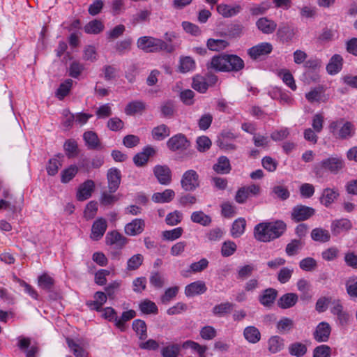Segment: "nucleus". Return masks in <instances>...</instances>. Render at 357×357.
I'll list each match as a JSON object with an SVG mask.
<instances>
[{
    "instance_id": "nucleus-58",
    "label": "nucleus",
    "mask_w": 357,
    "mask_h": 357,
    "mask_svg": "<svg viewBox=\"0 0 357 357\" xmlns=\"http://www.w3.org/2000/svg\"><path fill=\"white\" fill-rule=\"evenodd\" d=\"M183 219V214L178 211H174L168 213L165 218V222L170 226L179 224Z\"/></svg>"
},
{
    "instance_id": "nucleus-16",
    "label": "nucleus",
    "mask_w": 357,
    "mask_h": 357,
    "mask_svg": "<svg viewBox=\"0 0 357 357\" xmlns=\"http://www.w3.org/2000/svg\"><path fill=\"white\" fill-rule=\"evenodd\" d=\"M207 290L204 281L197 280L188 284L185 288V294L187 297H192L196 295L202 294Z\"/></svg>"
},
{
    "instance_id": "nucleus-13",
    "label": "nucleus",
    "mask_w": 357,
    "mask_h": 357,
    "mask_svg": "<svg viewBox=\"0 0 357 357\" xmlns=\"http://www.w3.org/2000/svg\"><path fill=\"white\" fill-rule=\"evenodd\" d=\"M107 245L114 246L117 249H121L127 243V238L116 231L107 233L106 238Z\"/></svg>"
},
{
    "instance_id": "nucleus-26",
    "label": "nucleus",
    "mask_w": 357,
    "mask_h": 357,
    "mask_svg": "<svg viewBox=\"0 0 357 357\" xmlns=\"http://www.w3.org/2000/svg\"><path fill=\"white\" fill-rule=\"evenodd\" d=\"M298 296L294 293H287L278 301V305L282 309L293 307L298 301Z\"/></svg>"
},
{
    "instance_id": "nucleus-57",
    "label": "nucleus",
    "mask_w": 357,
    "mask_h": 357,
    "mask_svg": "<svg viewBox=\"0 0 357 357\" xmlns=\"http://www.w3.org/2000/svg\"><path fill=\"white\" fill-rule=\"evenodd\" d=\"M192 88L200 93H205L208 88V84L203 77L196 76L193 78Z\"/></svg>"
},
{
    "instance_id": "nucleus-23",
    "label": "nucleus",
    "mask_w": 357,
    "mask_h": 357,
    "mask_svg": "<svg viewBox=\"0 0 357 357\" xmlns=\"http://www.w3.org/2000/svg\"><path fill=\"white\" fill-rule=\"evenodd\" d=\"M107 180L109 192H116L121 182L120 172L117 169H110L107 172Z\"/></svg>"
},
{
    "instance_id": "nucleus-25",
    "label": "nucleus",
    "mask_w": 357,
    "mask_h": 357,
    "mask_svg": "<svg viewBox=\"0 0 357 357\" xmlns=\"http://www.w3.org/2000/svg\"><path fill=\"white\" fill-rule=\"evenodd\" d=\"M154 153L155 149L153 147L146 146L144 149L143 151L138 153L134 156L133 162L138 167L144 166L149 160V157Z\"/></svg>"
},
{
    "instance_id": "nucleus-34",
    "label": "nucleus",
    "mask_w": 357,
    "mask_h": 357,
    "mask_svg": "<svg viewBox=\"0 0 357 357\" xmlns=\"http://www.w3.org/2000/svg\"><path fill=\"white\" fill-rule=\"evenodd\" d=\"M307 350V346L300 342H293L288 347L289 354L296 357L303 356L306 354Z\"/></svg>"
},
{
    "instance_id": "nucleus-28",
    "label": "nucleus",
    "mask_w": 357,
    "mask_h": 357,
    "mask_svg": "<svg viewBox=\"0 0 357 357\" xmlns=\"http://www.w3.org/2000/svg\"><path fill=\"white\" fill-rule=\"evenodd\" d=\"M295 28L287 24L280 26L278 30V36L284 41H291L296 33Z\"/></svg>"
},
{
    "instance_id": "nucleus-15",
    "label": "nucleus",
    "mask_w": 357,
    "mask_h": 357,
    "mask_svg": "<svg viewBox=\"0 0 357 357\" xmlns=\"http://www.w3.org/2000/svg\"><path fill=\"white\" fill-rule=\"evenodd\" d=\"M145 227L144 220L136 218L126 225L124 231L127 235L137 236L143 232Z\"/></svg>"
},
{
    "instance_id": "nucleus-46",
    "label": "nucleus",
    "mask_w": 357,
    "mask_h": 357,
    "mask_svg": "<svg viewBox=\"0 0 357 357\" xmlns=\"http://www.w3.org/2000/svg\"><path fill=\"white\" fill-rule=\"evenodd\" d=\"M54 284V280L47 273H43L38 278V285L47 291H52Z\"/></svg>"
},
{
    "instance_id": "nucleus-59",
    "label": "nucleus",
    "mask_w": 357,
    "mask_h": 357,
    "mask_svg": "<svg viewBox=\"0 0 357 357\" xmlns=\"http://www.w3.org/2000/svg\"><path fill=\"white\" fill-rule=\"evenodd\" d=\"M199 335L203 340H211L216 337L217 331L211 326H205L200 329Z\"/></svg>"
},
{
    "instance_id": "nucleus-21",
    "label": "nucleus",
    "mask_w": 357,
    "mask_h": 357,
    "mask_svg": "<svg viewBox=\"0 0 357 357\" xmlns=\"http://www.w3.org/2000/svg\"><path fill=\"white\" fill-rule=\"evenodd\" d=\"M256 26L264 34L273 33L277 28V24L267 17L259 18L256 22Z\"/></svg>"
},
{
    "instance_id": "nucleus-7",
    "label": "nucleus",
    "mask_w": 357,
    "mask_h": 357,
    "mask_svg": "<svg viewBox=\"0 0 357 357\" xmlns=\"http://www.w3.org/2000/svg\"><path fill=\"white\" fill-rule=\"evenodd\" d=\"M315 210L310 206L296 205L291 211V218L295 222L304 221L314 215Z\"/></svg>"
},
{
    "instance_id": "nucleus-2",
    "label": "nucleus",
    "mask_w": 357,
    "mask_h": 357,
    "mask_svg": "<svg viewBox=\"0 0 357 357\" xmlns=\"http://www.w3.org/2000/svg\"><path fill=\"white\" fill-rule=\"evenodd\" d=\"M207 68L217 71L238 72L244 68V61L236 54H223L213 56Z\"/></svg>"
},
{
    "instance_id": "nucleus-24",
    "label": "nucleus",
    "mask_w": 357,
    "mask_h": 357,
    "mask_svg": "<svg viewBox=\"0 0 357 357\" xmlns=\"http://www.w3.org/2000/svg\"><path fill=\"white\" fill-rule=\"evenodd\" d=\"M339 195L337 190L330 188H325L320 197L321 203L326 207H328L338 198Z\"/></svg>"
},
{
    "instance_id": "nucleus-14",
    "label": "nucleus",
    "mask_w": 357,
    "mask_h": 357,
    "mask_svg": "<svg viewBox=\"0 0 357 357\" xmlns=\"http://www.w3.org/2000/svg\"><path fill=\"white\" fill-rule=\"evenodd\" d=\"M107 227V221L104 218L97 219L92 225L91 238L94 241L99 240L103 236Z\"/></svg>"
},
{
    "instance_id": "nucleus-33",
    "label": "nucleus",
    "mask_w": 357,
    "mask_h": 357,
    "mask_svg": "<svg viewBox=\"0 0 357 357\" xmlns=\"http://www.w3.org/2000/svg\"><path fill=\"white\" fill-rule=\"evenodd\" d=\"M146 109V104L140 100H135L129 102L126 108L125 113L127 115H135L143 112Z\"/></svg>"
},
{
    "instance_id": "nucleus-36",
    "label": "nucleus",
    "mask_w": 357,
    "mask_h": 357,
    "mask_svg": "<svg viewBox=\"0 0 357 357\" xmlns=\"http://www.w3.org/2000/svg\"><path fill=\"white\" fill-rule=\"evenodd\" d=\"M66 343L75 357H86V351L80 346L77 341L66 337Z\"/></svg>"
},
{
    "instance_id": "nucleus-47",
    "label": "nucleus",
    "mask_w": 357,
    "mask_h": 357,
    "mask_svg": "<svg viewBox=\"0 0 357 357\" xmlns=\"http://www.w3.org/2000/svg\"><path fill=\"white\" fill-rule=\"evenodd\" d=\"M136 316V312L133 310H130L122 313L120 318H116V326L121 331L125 329V323Z\"/></svg>"
},
{
    "instance_id": "nucleus-63",
    "label": "nucleus",
    "mask_w": 357,
    "mask_h": 357,
    "mask_svg": "<svg viewBox=\"0 0 357 357\" xmlns=\"http://www.w3.org/2000/svg\"><path fill=\"white\" fill-rule=\"evenodd\" d=\"M64 150L68 158H72L77 154V144L74 139L67 140L63 145Z\"/></svg>"
},
{
    "instance_id": "nucleus-40",
    "label": "nucleus",
    "mask_w": 357,
    "mask_h": 357,
    "mask_svg": "<svg viewBox=\"0 0 357 357\" xmlns=\"http://www.w3.org/2000/svg\"><path fill=\"white\" fill-rule=\"evenodd\" d=\"M151 134L154 139L160 141L163 140L170 135V130L166 125L161 124L155 127L152 130Z\"/></svg>"
},
{
    "instance_id": "nucleus-64",
    "label": "nucleus",
    "mask_w": 357,
    "mask_h": 357,
    "mask_svg": "<svg viewBox=\"0 0 357 357\" xmlns=\"http://www.w3.org/2000/svg\"><path fill=\"white\" fill-rule=\"evenodd\" d=\"M61 165L62 164L59 159L56 158L50 159L46 167L48 175H56Z\"/></svg>"
},
{
    "instance_id": "nucleus-42",
    "label": "nucleus",
    "mask_w": 357,
    "mask_h": 357,
    "mask_svg": "<svg viewBox=\"0 0 357 357\" xmlns=\"http://www.w3.org/2000/svg\"><path fill=\"white\" fill-rule=\"evenodd\" d=\"M234 307V304L229 302H225L216 305L213 307L212 312L214 315L218 317L224 316L229 313Z\"/></svg>"
},
{
    "instance_id": "nucleus-52",
    "label": "nucleus",
    "mask_w": 357,
    "mask_h": 357,
    "mask_svg": "<svg viewBox=\"0 0 357 357\" xmlns=\"http://www.w3.org/2000/svg\"><path fill=\"white\" fill-rule=\"evenodd\" d=\"M181 351V347L178 344H172L165 347L161 351L163 357H178Z\"/></svg>"
},
{
    "instance_id": "nucleus-29",
    "label": "nucleus",
    "mask_w": 357,
    "mask_h": 357,
    "mask_svg": "<svg viewBox=\"0 0 357 357\" xmlns=\"http://www.w3.org/2000/svg\"><path fill=\"white\" fill-rule=\"evenodd\" d=\"M268 350L273 354L280 352L284 347V340L278 335H274L269 338L268 341Z\"/></svg>"
},
{
    "instance_id": "nucleus-41",
    "label": "nucleus",
    "mask_w": 357,
    "mask_h": 357,
    "mask_svg": "<svg viewBox=\"0 0 357 357\" xmlns=\"http://www.w3.org/2000/svg\"><path fill=\"white\" fill-rule=\"evenodd\" d=\"M84 31L89 34H98L103 31L104 24L98 20H93L86 24L84 28Z\"/></svg>"
},
{
    "instance_id": "nucleus-18",
    "label": "nucleus",
    "mask_w": 357,
    "mask_h": 357,
    "mask_svg": "<svg viewBox=\"0 0 357 357\" xmlns=\"http://www.w3.org/2000/svg\"><path fill=\"white\" fill-rule=\"evenodd\" d=\"M95 188V183L92 180H87L82 183L77 192V199L79 201H84L91 196Z\"/></svg>"
},
{
    "instance_id": "nucleus-8",
    "label": "nucleus",
    "mask_w": 357,
    "mask_h": 357,
    "mask_svg": "<svg viewBox=\"0 0 357 357\" xmlns=\"http://www.w3.org/2000/svg\"><path fill=\"white\" fill-rule=\"evenodd\" d=\"M333 305L331 312L336 316L338 324L342 326H347L351 319L349 312L344 310V307L339 300L335 301Z\"/></svg>"
},
{
    "instance_id": "nucleus-62",
    "label": "nucleus",
    "mask_w": 357,
    "mask_h": 357,
    "mask_svg": "<svg viewBox=\"0 0 357 357\" xmlns=\"http://www.w3.org/2000/svg\"><path fill=\"white\" fill-rule=\"evenodd\" d=\"M183 232L182 227H176L172 230H166L162 232V237L167 241H174L180 238Z\"/></svg>"
},
{
    "instance_id": "nucleus-38",
    "label": "nucleus",
    "mask_w": 357,
    "mask_h": 357,
    "mask_svg": "<svg viewBox=\"0 0 357 357\" xmlns=\"http://www.w3.org/2000/svg\"><path fill=\"white\" fill-rule=\"evenodd\" d=\"M303 246V243L301 239H293L287 245L285 252L289 257L296 255Z\"/></svg>"
},
{
    "instance_id": "nucleus-4",
    "label": "nucleus",
    "mask_w": 357,
    "mask_h": 357,
    "mask_svg": "<svg viewBox=\"0 0 357 357\" xmlns=\"http://www.w3.org/2000/svg\"><path fill=\"white\" fill-rule=\"evenodd\" d=\"M344 167L345 162L342 156L332 155L315 165L313 171L317 177L321 178L324 176V172L337 174Z\"/></svg>"
},
{
    "instance_id": "nucleus-1",
    "label": "nucleus",
    "mask_w": 357,
    "mask_h": 357,
    "mask_svg": "<svg viewBox=\"0 0 357 357\" xmlns=\"http://www.w3.org/2000/svg\"><path fill=\"white\" fill-rule=\"evenodd\" d=\"M287 225L282 220L261 222L254 229L255 238L261 242H269L281 236L286 231Z\"/></svg>"
},
{
    "instance_id": "nucleus-50",
    "label": "nucleus",
    "mask_w": 357,
    "mask_h": 357,
    "mask_svg": "<svg viewBox=\"0 0 357 357\" xmlns=\"http://www.w3.org/2000/svg\"><path fill=\"white\" fill-rule=\"evenodd\" d=\"M340 255V250L335 246H331L321 252V257L324 261H331L337 259Z\"/></svg>"
},
{
    "instance_id": "nucleus-44",
    "label": "nucleus",
    "mask_w": 357,
    "mask_h": 357,
    "mask_svg": "<svg viewBox=\"0 0 357 357\" xmlns=\"http://www.w3.org/2000/svg\"><path fill=\"white\" fill-rule=\"evenodd\" d=\"M83 137L89 149H96L100 146L99 139L96 132L93 131L85 132Z\"/></svg>"
},
{
    "instance_id": "nucleus-30",
    "label": "nucleus",
    "mask_w": 357,
    "mask_h": 357,
    "mask_svg": "<svg viewBox=\"0 0 357 357\" xmlns=\"http://www.w3.org/2000/svg\"><path fill=\"white\" fill-rule=\"evenodd\" d=\"M213 170L218 174H228L231 170L229 160L226 156H220L213 165Z\"/></svg>"
},
{
    "instance_id": "nucleus-35",
    "label": "nucleus",
    "mask_w": 357,
    "mask_h": 357,
    "mask_svg": "<svg viewBox=\"0 0 357 357\" xmlns=\"http://www.w3.org/2000/svg\"><path fill=\"white\" fill-rule=\"evenodd\" d=\"M246 221L244 218H238L232 224L231 235L234 238L240 237L245 231Z\"/></svg>"
},
{
    "instance_id": "nucleus-60",
    "label": "nucleus",
    "mask_w": 357,
    "mask_h": 357,
    "mask_svg": "<svg viewBox=\"0 0 357 357\" xmlns=\"http://www.w3.org/2000/svg\"><path fill=\"white\" fill-rule=\"evenodd\" d=\"M144 257L141 254L132 256L127 261V269L132 271L137 269L142 264Z\"/></svg>"
},
{
    "instance_id": "nucleus-20",
    "label": "nucleus",
    "mask_w": 357,
    "mask_h": 357,
    "mask_svg": "<svg viewBox=\"0 0 357 357\" xmlns=\"http://www.w3.org/2000/svg\"><path fill=\"white\" fill-rule=\"evenodd\" d=\"M278 291L273 288H268L264 290L259 297V303L265 307H271L274 303Z\"/></svg>"
},
{
    "instance_id": "nucleus-51",
    "label": "nucleus",
    "mask_w": 357,
    "mask_h": 357,
    "mask_svg": "<svg viewBox=\"0 0 357 357\" xmlns=\"http://www.w3.org/2000/svg\"><path fill=\"white\" fill-rule=\"evenodd\" d=\"M345 286L348 295L351 298H357V276L349 277Z\"/></svg>"
},
{
    "instance_id": "nucleus-17",
    "label": "nucleus",
    "mask_w": 357,
    "mask_h": 357,
    "mask_svg": "<svg viewBox=\"0 0 357 357\" xmlns=\"http://www.w3.org/2000/svg\"><path fill=\"white\" fill-rule=\"evenodd\" d=\"M352 227L351 222L347 218H342L335 220L331 223V231L334 236H337L340 234L348 231Z\"/></svg>"
},
{
    "instance_id": "nucleus-22",
    "label": "nucleus",
    "mask_w": 357,
    "mask_h": 357,
    "mask_svg": "<svg viewBox=\"0 0 357 357\" xmlns=\"http://www.w3.org/2000/svg\"><path fill=\"white\" fill-rule=\"evenodd\" d=\"M343 59L340 54H334L326 66V70L329 75L337 74L342 68Z\"/></svg>"
},
{
    "instance_id": "nucleus-6",
    "label": "nucleus",
    "mask_w": 357,
    "mask_h": 357,
    "mask_svg": "<svg viewBox=\"0 0 357 357\" xmlns=\"http://www.w3.org/2000/svg\"><path fill=\"white\" fill-rule=\"evenodd\" d=\"M181 184L185 191H194L199 186L198 174L193 169L185 172L181 180Z\"/></svg>"
},
{
    "instance_id": "nucleus-19",
    "label": "nucleus",
    "mask_w": 357,
    "mask_h": 357,
    "mask_svg": "<svg viewBox=\"0 0 357 357\" xmlns=\"http://www.w3.org/2000/svg\"><path fill=\"white\" fill-rule=\"evenodd\" d=\"M242 10V7L238 4L228 5L221 3L217 6V11L222 17L229 18L238 15Z\"/></svg>"
},
{
    "instance_id": "nucleus-9",
    "label": "nucleus",
    "mask_w": 357,
    "mask_h": 357,
    "mask_svg": "<svg viewBox=\"0 0 357 357\" xmlns=\"http://www.w3.org/2000/svg\"><path fill=\"white\" fill-rule=\"evenodd\" d=\"M167 145L173 151H184L190 146V142L184 135L178 134L169 138Z\"/></svg>"
},
{
    "instance_id": "nucleus-32",
    "label": "nucleus",
    "mask_w": 357,
    "mask_h": 357,
    "mask_svg": "<svg viewBox=\"0 0 357 357\" xmlns=\"http://www.w3.org/2000/svg\"><path fill=\"white\" fill-rule=\"evenodd\" d=\"M243 335L250 343L255 344L260 340L261 333L255 326H248L244 329Z\"/></svg>"
},
{
    "instance_id": "nucleus-55",
    "label": "nucleus",
    "mask_w": 357,
    "mask_h": 357,
    "mask_svg": "<svg viewBox=\"0 0 357 357\" xmlns=\"http://www.w3.org/2000/svg\"><path fill=\"white\" fill-rule=\"evenodd\" d=\"M282 81L293 91L296 89V85L292 74L287 70H282L279 73Z\"/></svg>"
},
{
    "instance_id": "nucleus-45",
    "label": "nucleus",
    "mask_w": 357,
    "mask_h": 357,
    "mask_svg": "<svg viewBox=\"0 0 357 357\" xmlns=\"http://www.w3.org/2000/svg\"><path fill=\"white\" fill-rule=\"evenodd\" d=\"M140 311L143 314H157L158 309L155 303L149 299L143 300L139 305Z\"/></svg>"
},
{
    "instance_id": "nucleus-43",
    "label": "nucleus",
    "mask_w": 357,
    "mask_h": 357,
    "mask_svg": "<svg viewBox=\"0 0 357 357\" xmlns=\"http://www.w3.org/2000/svg\"><path fill=\"white\" fill-rule=\"evenodd\" d=\"M132 328L140 340H145L147 337V328L144 321L135 319L132 322Z\"/></svg>"
},
{
    "instance_id": "nucleus-27",
    "label": "nucleus",
    "mask_w": 357,
    "mask_h": 357,
    "mask_svg": "<svg viewBox=\"0 0 357 357\" xmlns=\"http://www.w3.org/2000/svg\"><path fill=\"white\" fill-rule=\"evenodd\" d=\"M175 197V192L172 189H166L162 192H155L152 195V200L155 203H168Z\"/></svg>"
},
{
    "instance_id": "nucleus-56",
    "label": "nucleus",
    "mask_w": 357,
    "mask_h": 357,
    "mask_svg": "<svg viewBox=\"0 0 357 357\" xmlns=\"http://www.w3.org/2000/svg\"><path fill=\"white\" fill-rule=\"evenodd\" d=\"M299 267L305 271H312L317 267V261L312 257H306L299 262Z\"/></svg>"
},
{
    "instance_id": "nucleus-49",
    "label": "nucleus",
    "mask_w": 357,
    "mask_h": 357,
    "mask_svg": "<svg viewBox=\"0 0 357 357\" xmlns=\"http://www.w3.org/2000/svg\"><path fill=\"white\" fill-rule=\"evenodd\" d=\"M77 172L78 167L76 165H70L62 171L61 181L63 183H68L75 176Z\"/></svg>"
},
{
    "instance_id": "nucleus-5",
    "label": "nucleus",
    "mask_w": 357,
    "mask_h": 357,
    "mask_svg": "<svg viewBox=\"0 0 357 357\" xmlns=\"http://www.w3.org/2000/svg\"><path fill=\"white\" fill-rule=\"evenodd\" d=\"M330 133L337 139H347L354 135V126L343 118L331 121L328 126Z\"/></svg>"
},
{
    "instance_id": "nucleus-12",
    "label": "nucleus",
    "mask_w": 357,
    "mask_h": 357,
    "mask_svg": "<svg viewBox=\"0 0 357 357\" xmlns=\"http://www.w3.org/2000/svg\"><path fill=\"white\" fill-rule=\"evenodd\" d=\"M153 173L158 182L162 185H168L172 181L170 169L166 165H156L153 169Z\"/></svg>"
},
{
    "instance_id": "nucleus-3",
    "label": "nucleus",
    "mask_w": 357,
    "mask_h": 357,
    "mask_svg": "<svg viewBox=\"0 0 357 357\" xmlns=\"http://www.w3.org/2000/svg\"><path fill=\"white\" fill-rule=\"evenodd\" d=\"M137 46L140 50L147 53L159 52L165 51L167 53L173 52L176 46L168 43L162 39L151 36H142L137 41Z\"/></svg>"
},
{
    "instance_id": "nucleus-10",
    "label": "nucleus",
    "mask_w": 357,
    "mask_h": 357,
    "mask_svg": "<svg viewBox=\"0 0 357 357\" xmlns=\"http://www.w3.org/2000/svg\"><path fill=\"white\" fill-rule=\"evenodd\" d=\"M272 50L273 45L270 43L264 42L248 49V54L251 59H257L270 54Z\"/></svg>"
},
{
    "instance_id": "nucleus-61",
    "label": "nucleus",
    "mask_w": 357,
    "mask_h": 357,
    "mask_svg": "<svg viewBox=\"0 0 357 357\" xmlns=\"http://www.w3.org/2000/svg\"><path fill=\"white\" fill-rule=\"evenodd\" d=\"M183 347H190L192 349L196 351L198 353L199 357H206L205 352L207 349V347L206 346H202L197 342H195L192 340H188L183 344Z\"/></svg>"
},
{
    "instance_id": "nucleus-54",
    "label": "nucleus",
    "mask_w": 357,
    "mask_h": 357,
    "mask_svg": "<svg viewBox=\"0 0 357 357\" xmlns=\"http://www.w3.org/2000/svg\"><path fill=\"white\" fill-rule=\"evenodd\" d=\"M195 68V61L190 56L181 57L180 59L179 69L181 73H187Z\"/></svg>"
},
{
    "instance_id": "nucleus-48",
    "label": "nucleus",
    "mask_w": 357,
    "mask_h": 357,
    "mask_svg": "<svg viewBox=\"0 0 357 357\" xmlns=\"http://www.w3.org/2000/svg\"><path fill=\"white\" fill-rule=\"evenodd\" d=\"M73 81L71 79H67L61 83L56 92V96L59 100H63L70 92Z\"/></svg>"
},
{
    "instance_id": "nucleus-31",
    "label": "nucleus",
    "mask_w": 357,
    "mask_h": 357,
    "mask_svg": "<svg viewBox=\"0 0 357 357\" xmlns=\"http://www.w3.org/2000/svg\"><path fill=\"white\" fill-rule=\"evenodd\" d=\"M311 238L314 241L326 243L330 241L331 234L328 230L319 227L312 230Z\"/></svg>"
},
{
    "instance_id": "nucleus-53",
    "label": "nucleus",
    "mask_w": 357,
    "mask_h": 357,
    "mask_svg": "<svg viewBox=\"0 0 357 357\" xmlns=\"http://www.w3.org/2000/svg\"><path fill=\"white\" fill-rule=\"evenodd\" d=\"M229 45V43L225 40L220 39H208L207 41V47L212 51H220L224 50Z\"/></svg>"
},
{
    "instance_id": "nucleus-39",
    "label": "nucleus",
    "mask_w": 357,
    "mask_h": 357,
    "mask_svg": "<svg viewBox=\"0 0 357 357\" xmlns=\"http://www.w3.org/2000/svg\"><path fill=\"white\" fill-rule=\"evenodd\" d=\"M191 220L193 222L199 224L202 226H208L211 222V218L203 211H195L191 214Z\"/></svg>"
},
{
    "instance_id": "nucleus-37",
    "label": "nucleus",
    "mask_w": 357,
    "mask_h": 357,
    "mask_svg": "<svg viewBox=\"0 0 357 357\" xmlns=\"http://www.w3.org/2000/svg\"><path fill=\"white\" fill-rule=\"evenodd\" d=\"M294 326V321L289 317H282L277 323L276 328L278 331L282 334L288 333Z\"/></svg>"
},
{
    "instance_id": "nucleus-11",
    "label": "nucleus",
    "mask_w": 357,
    "mask_h": 357,
    "mask_svg": "<svg viewBox=\"0 0 357 357\" xmlns=\"http://www.w3.org/2000/svg\"><path fill=\"white\" fill-rule=\"evenodd\" d=\"M331 332L328 323L322 321L319 323L313 333L314 340L318 342H327Z\"/></svg>"
}]
</instances>
